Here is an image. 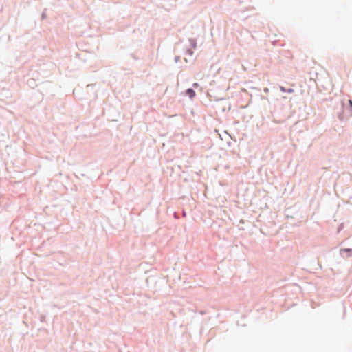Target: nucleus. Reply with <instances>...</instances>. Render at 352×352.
Masks as SVG:
<instances>
[{"mask_svg": "<svg viewBox=\"0 0 352 352\" xmlns=\"http://www.w3.org/2000/svg\"><path fill=\"white\" fill-rule=\"evenodd\" d=\"M186 93L190 98L194 97L195 95V92L192 89H187Z\"/></svg>", "mask_w": 352, "mask_h": 352, "instance_id": "nucleus-1", "label": "nucleus"}, {"mask_svg": "<svg viewBox=\"0 0 352 352\" xmlns=\"http://www.w3.org/2000/svg\"><path fill=\"white\" fill-rule=\"evenodd\" d=\"M349 104H350L351 107H352V101L351 100H349Z\"/></svg>", "mask_w": 352, "mask_h": 352, "instance_id": "nucleus-2", "label": "nucleus"}]
</instances>
